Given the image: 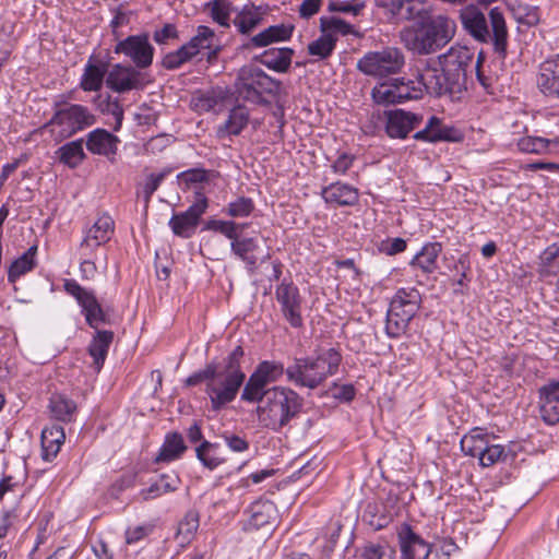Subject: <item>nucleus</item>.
<instances>
[{"mask_svg": "<svg viewBox=\"0 0 559 559\" xmlns=\"http://www.w3.org/2000/svg\"><path fill=\"white\" fill-rule=\"evenodd\" d=\"M438 60L441 69L430 66L424 68V79L429 83L432 96L461 100L467 92V72L473 64L474 51L466 46L454 45L440 55Z\"/></svg>", "mask_w": 559, "mask_h": 559, "instance_id": "obj_1", "label": "nucleus"}, {"mask_svg": "<svg viewBox=\"0 0 559 559\" xmlns=\"http://www.w3.org/2000/svg\"><path fill=\"white\" fill-rule=\"evenodd\" d=\"M463 29L477 43L489 45L500 60L508 55L509 31L502 10L491 8L485 14L475 4L465 5L460 11Z\"/></svg>", "mask_w": 559, "mask_h": 559, "instance_id": "obj_2", "label": "nucleus"}, {"mask_svg": "<svg viewBox=\"0 0 559 559\" xmlns=\"http://www.w3.org/2000/svg\"><path fill=\"white\" fill-rule=\"evenodd\" d=\"M417 21L401 32L404 46L417 55H430L452 40L456 32L454 20L444 14L418 12Z\"/></svg>", "mask_w": 559, "mask_h": 559, "instance_id": "obj_3", "label": "nucleus"}, {"mask_svg": "<svg viewBox=\"0 0 559 559\" xmlns=\"http://www.w3.org/2000/svg\"><path fill=\"white\" fill-rule=\"evenodd\" d=\"M243 355V348L236 346L221 365L216 364V374L205 385L213 412L222 411L236 400L246 380L240 365Z\"/></svg>", "mask_w": 559, "mask_h": 559, "instance_id": "obj_4", "label": "nucleus"}, {"mask_svg": "<svg viewBox=\"0 0 559 559\" xmlns=\"http://www.w3.org/2000/svg\"><path fill=\"white\" fill-rule=\"evenodd\" d=\"M280 366L274 361H261L254 371L250 374L241 392V401L248 403H260L257 408L259 419L267 423L277 415V394L278 388L270 384L277 380Z\"/></svg>", "mask_w": 559, "mask_h": 559, "instance_id": "obj_5", "label": "nucleus"}, {"mask_svg": "<svg viewBox=\"0 0 559 559\" xmlns=\"http://www.w3.org/2000/svg\"><path fill=\"white\" fill-rule=\"evenodd\" d=\"M53 114L43 126L56 142H61L96 123L95 115L84 105L68 103L59 95L52 103Z\"/></svg>", "mask_w": 559, "mask_h": 559, "instance_id": "obj_6", "label": "nucleus"}, {"mask_svg": "<svg viewBox=\"0 0 559 559\" xmlns=\"http://www.w3.org/2000/svg\"><path fill=\"white\" fill-rule=\"evenodd\" d=\"M340 362L338 352L330 348L316 359L295 360L294 365L287 367L286 374L297 385L314 389L337 371Z\"/></svg>", "mask_w": 559, "mask_h": 559, "instance_id": "obj_7", "label": "nucleus"}, {"mask_svg": "<svg viewBox=\"0 0 559 559\" xmlns=\"http://www.w3.org/2000/svg\"><path fill=\"white\" fill-rule=\"evenodd\" d=\"M421 294L415 287L399 288L386 311L385 334L397 338L406 333L412 319L421 307Z\"/></svg>", "mask_w": 559, "mask_h": 559, "instance_id": "obj_8", "label": "nucleus"}, {"mask_svg": "<svg viewBox=\"0 0 559 559\" xmlns=\"http://www.w3.org/2000/svg\"><path fill=\"white\" fill-rule=\"evenodd\" d=\"M425 92L432 95L429 83L424 79L423 69L415 79L399 78L376 85L371 96L379 105H394L420 99Z\"/></svg>", "mask_w": 559, "mask_h": 559, "instance_id": "obj_9", "label": "nucleus"}, {"mask_svg": "<svg viewBox=\"0 0 559 559\" xmlns=\"http://www.w3.org/2000/svg\"><path fill=\"white\" fill-rule=\"evenodd\" d=\"M278 91L280 81L252 64L242 67L235 82L237 99L253 104L267 103L265 96L276 97Z\"/></svg>", "mask_w": 559, "mask_h": 559, "instance_id": "obj_10", "label": "nucleus"}, {"mask_svg": "<svg viewBox=\"0 0 559 559\" xmlns=\"http://www.w3.org/2000/svg\"><path fill=\"white\" fill-rule=\"evenodd\" d=\"M404 64L405 56L401 49L385 47L365 53L357 61V69L365 75L382 79L401 72Z\"/></svg>", "mask_w": 559, "mask_h": 559, "instance_id": "obj_11", "label": "nucleus"}, {"mask_svg": "<svg viewBox=\"0 0 559 559\" xmlns=\"http://www.w3.org/2000/svg\"><path fill=\"white\" fill-rule=\"evenodd\" d=\"M63 290L75 299L81 307V313L85 318L86 324L92 329H97L102 324L109 322L102 305L98 302L94 292L80 285L73 278L63 280Z\"/></svg>", "mask_w": 559, "mask_h": 559, "instance_id": "obj_12", "label": "nucleus"}, {"mask_svg": "<svg viewBox=\"0 0 559 559\" xmlns=\"http://www.w3.org/2000/svg\"><path fill=\"white\" fill-rule=\"evenodd\" d=\"M195 201L185 211L174 213L168 226L175 236L188 239L195 234L202 215L209 206L207 198L202 192H195Z\"/></svg>", "mask_w": 559, "mask_h": 559, "instance_id": "obj_13", "label": "nucleus"}, {"mask_svg": "<svg viewBox=\"0 0 559 559\" xmlns=\"http://www.w3.org/2000/svg\"><path fill=\"white\" fill-rule=\"evenodd\" d=\"M117 55H124L135 68L146 69L153 63L155 48L150 43L147 33L130 35L119 40L114 49Z\"/></svg>", "mask_w": 559, "mask_h": 559, "instance_id": "obj_14", "label": "nucleus"}, {"mask_svg": "<svg viewBox=\"0 0 559 559\" xmlns=\"http://www.w3.org/2000/svg\"><path fill=\"white\" fill-rule=\"evenodd\" d=\"M106 86L119 94L142 88L141 72L135 67L116 63L108 69Z\"/></svg>", "mask_w": 559, "mask_h": 559, "instance_id": "obj_15", "label": "nucleus"}, {"mask_svg": "<svg viewBox=\"0 0 559 559\" xmlns=\"http://www.w3.org/2000/svg\"><path fill=\"white\" fill-rule=\"evenodd\" d=\"M397 536L402 559H429L431 545L416 534L409 524H402Z\"/></svg>", "mask_w": 559, "mask_h": 559, "instance_id": "obj_16", "label": "nucleus"}, {"mask_svg": "<svg viewBox=\"0 0 559 559\" xmlns=\"http://www.w3.org/2000/svg\"><path fill=\"white\" fill-rule=\"evenodd\" d=\"M302 312L304 299L299 289L292 284L285 285L282 293V317L298 333L305 330Z\"/></svg>", "mask_w": 559, "mask_h": 559, "instance_id": "obj_17", "label": "nucleus"}, {"mask_svg": "<svg viewBox=\"0 0 559 559\" xmlns=\"http://www.w3.org/2000/svg\"><path fill=\"white\" fill-rule=\"evenodd\" d=\"M115 231V222L110 215L103 213L86 230L81 242V249L92 253L96 248L108 242Z\"/></svg>", "mask_w": 559, "mask_h": 559, "instance_id": "obj_18", "label": "nucleus"}, {"mask_svg": "<svg viewBox=\"0 0 559 559\" xmlns=\"http://www.w3.org/2000/svg\"><path fill=\"white\" fill-rule=\"evenodd\" d=\"M423 121L419 114L396 109L388 112L385 131L390 138L405 139Z\"/></svg>", "mask_w": 559, "mask_h": 559, "instance_id": "obj_19", "label": "nucleus"}, {"mask_svg": "<svg viewBox=\"0 0 559 559\" xmlns=\"http://www.w3.org/2000/svg\"><path fill=\"white\" fill-rule=\"evenodd\" d=\"M321 195L332 206H353L359 200V192L355 187L340 181L323 187Z\"/></svg>", "mask_w": 559, "mask_h": 559, "instance_id": "obj_20", "label": "nucleus"}, {"mask_svg": "<svg viewBox=\"0 0 559 559\" xmlns=\"http://www.w3.org/2000/svg\"><path fill=\"white\" fill-rule=\"evenodd\" d=\"M180 483L181 480L175 472L160 474L157 479L150 484L148 487L141 489L135 499L141 501L156 499L166 493L178 490Z\"/></svg>", "mask_w": 559, "mask_h": 559, "instance_id": "obj_21", "label": "nucleus"}, {"mask_svg": "<svg viewBox=\"0 0 559 559\" xmlns=\"http://www.w3.org/2000/svg\"><path fill=\"white\" fill-rule=\"evenodd\" d=\"M119 139L106 129L97 128L86 134V148L96 155H115Z\"/></svg>", "mask_w": 559, "mask_h": 559, "instance_id": "obj_22", "label": "nucleus"}, {"mask_svg": "<svg viewBox=\"0 0 559 559\" xmlns=\"http://www.w3.org/2000/svg\"><path fill=\"white\" fill-rule=\"evenodd\" d=\"M108 72V64L91 57L84 66L80 88L84 92H97L102 88Z\"/></svg>", "mask_w": 559, "mask_h": 559, "instance_id": "obj_23", "label": "nucleus"}, {"mask_svg": "<svg viewBox=\"0 0 559 559\" xmlns=\"http://www.w3.org/2000/svg\"><path fill=\"white\" fill-rule=\"evenodd\" d=\"M95 333L87 346V353L93 359L94 369L99 372L105 364L109 347L114 341V332L94 329Z\"/></svg>", "mask_w": 559, "mask_h": 559, "instance_id": "obj_24", "label": "nucleus"}, {"mask_svg": "<svg viewBox=\"0 0 559 559\" xmlns=\"http://www.w3.org/2000/svg\"><path fill=\"white\" fill-rule=\"evenodd\" d=\"M66 440L63 427L52 424L43 429L40 436L41 457L46 462H51L59 453Z\"/></svg>", "mask_w": 559, "mask_h": 559, "instance_id": "obj_25", "label": "nucleus"}, {"mask_svg": "<svg viewBox=\"0 0 559 559\" xmlns=\"http://www.w3.org/2000/svg\"><path fill=\"white\" fill-rule=\"evenodd\" d=\"M264 15L265 11L261 5L247 3L236 11L233 24L240 34L250 35L261 24Z\"/></svg>", "mask_w": 559, "mask_h": 559, "instance_id": "obj_26", "label": "nucleus"}, {"mask_svg": "<svg viewBox=\"0 0 559 559\" xmlns=\"http://www.w3.org/2000/svg\"><path fill=\"white\" fill-rule=\"evenodd\" d=\"M537 85L545 95L559 97V56L539 66Z\"/></svg>", "mask_w": 559, "mask_h": 559, "instance_id": "obj_27", "label": "nucleus"}, {"mask_svg": "<svg viewBox=\"0 0 559 559\" xmlns=\"http://www.w3.org/2000/svg\"><path fill=\"white\" fill-rule=\"evenodd\" d=\"M493 439V435L488 433L483 428L475 427L461 439L460 444L465 455L479 459L489 441Z\"/></svg>", "mask_w": 559, "mask_h": 559, "instance_id": "obj_28", "label": "nucleus"}, {"mask_svg": "<svg viewBox=\"0 0 559 559\" xmlns=\"http://www.w3.org/2000/svg\"><path fill=\"white\" fill-rule=\"evenodd\" d=\"M187 451L183 437L177 431L168 432L155 457L156 463H169L180 459Z\"/></svg>", "mask_w": 559, "mask_h": 559, "instance_id": "obj_29", "label": "nucleus"}, {"mask_svg": "<svg viewBox=\"0 0 559 559\" xmlns=\"http://www.w3.org/2000/svg\"><path fill=\"white\" fill-rule=\"evenodd\" d=\"M248 511L250 513L248 526L257 530L275 520L278 512L276 503L265 499L251 503Z\"/></svg>", "mask_w": 559, "mask_h": 559, "instance_id": "obj_30", "label": "nucleus"}, {"mask_svg": "<svg viewBox=\"0 0 559 559\" xmlns=\"http://www.w3.org/2000/svg\"><path fill=\"white\" fill-rule=\"evenodd\" d=\"M442 251L440 242H427L420 251L411 260L409 265L420 269L426 274L433 273L437 267V259Z\"/></svg>", "mask_w": 559, "mask_h": 559, "instance_id": "obj_31", "label": "nucleus"}, {"mask_svg": "<svg viewBox=\"0 0 559 559\" xmlns=\"http://www.w3.org/2000/svg\"><path fill=\"white\" fill-rule=\"evenodd\" d=\"M374 4L391 19L409 21L419 12L415 10L414 0H374Z\"/></svg>", "mask_w": 559, "mask_h": 559, "instance_id": "obj_32", "label": "nucleus"}, {"mask_svg": "<svg viewBox=\"0 0 559 559\" xmlns=\"http://www.w3.org/2000/svg\"><path fill=\"white\" fill-rule=\"evenodd\" d=\"M249 121V111L245 106H235L228 115L227 120L217 128L219 138L238 135L247 127Z\"/></svg>", "mask_w": 559, "mask_h": 559, "instance_id": "obj_33", "label": "nucleus"}, {"mask_svg": "<svg viewBox=\"0 0 559 559\" xmlns=\"http://www.w3.org/2000/svg\"><path fill=\"white\" fill-rule=\"evenodd\" d=\"M83 139H78L61 145L56 152V158L59 163L70 169L78 168L86 158L83 148Z\"/></svg>", "mask_w": 559, "mask_h": 559, "instance_id": "obj_34", "label": "nucleus"}, {"mask_svg": "<svg viewBox=\"0 0 559 559\" xmlns=\"http://www.w3.org/2000/svg\"><path fill=\"white\" fill-rule=\"evenodd\" d=\"M450 129L443 127L442 120L437 116L429 117L425 128L417 131L413 138L416 141L436 143L450 140Z\"/></svg>", "mask_w": 559, "mask_h": 559, "instance_id": "obj_35", "label": "nucleus"}, {"mask_svg": "<svg viewBox=\"0 0 559 559\" xmlns=\"http://www.w3.org/2000/svg\"><path fill=\"white\" fill-rule=\"evenodd\" d=\"M37 246L29 247L20 258L14 260L8 270V281L14 284L21 276L31 272L35 265Z\"/></svg>", "mask_w": 559, "mask_h": 559, "instance_id": "obj_36", "label": "nucleus"}, {"mask_svg": "<svg viewBox=\"0 0 559 559\" xmlns=\"http://www.w3.org/2000/svg\"><path fill=\"white\" fill-rule=\"evenodd\" d=\"M94 104L102 114L110 115L114 118L115 124L112 129L114 131H119L124 117V110L120 100L112 98L109 94L106 96L99 94L94 98Z\"/></svg>", "mask_w": 559, "mask_h": 559, "instance_id": "obj_37", "label": "nucleus"}, {"mask_svg": "<svg viewBox=\"0 0 559 559\" xmlns=\"http://www.w3.org/2000/svg\"><path fill=\"white\" fill-rule=\"evenodd\" d=\"M49 408L51 415L63 423L72 420L73 415L76 411V404L73 400L62 394H55L51 396L49 402Z\"/></svg>", "mask_w": 559, "mask_h": 559, "instance_id": "obj_38", "label": "nucleus"}, {"mask_svg": "<svg viewBox=\"0 0 559 559\" xmlns=\"http://www.w3.org/2000/svg\"><path fill=\"white\" fill-rule=\"evenodd\" d=\"M258 249V238L257 237H237L234 241H231V250L233 252L240 258L242 261L247 263L248 266L253 267L258 258L254 252Z\"/></svg>", "mask_w": 559, "mask_h": 559, "instance_id": "obj_39", "label": "nucleus"}, {"mask_svg": "<svg viewBox=\"0 0 559 559\" xmlns=\"http://www.w3.org/2000/svg\"><path fill=\"white\" fill-rule=\"evenodd\" d=\"M214 22L223 27L230 26V14H236L237 9L233 7L229 0H211L205 4Z\"/></svg>", "mask_w": 559, "mask_h": 559, "instance_id": "obj_40", "label": "nucleus"}, {"mask_svg": "<svg viewBox=\"0 0 559 559\" xmlns=\"http://www.w3.org/2000/svg\"><path fill=\"white\" fill-rule=\"evenodd\" d=\"M509 457L513 459L514 454L504 445L492 443L490 440L478 460L483 467H490L500 462H507Z\"/></svg>", "mask_w": 559, "mask_h": 559, "instance_id": "obj_41", "label": "nucleus"}, {"mask_svg": "<svg viewBox=\"0 0 559 559\" xmlns=\"http://www.w3.org/2000/svg\"><path fill=\"white\" fill-rule=\"evenodd\" d=\"M508 7L518 23L528 27L538 24L539 10L537 7L521 2L509 3Z\"/></svg>", "mask_w": 559, "mask_h": 559, "instance_id": "obj_42", "label": "nucleus"}, {"mask_svg": "<svg viewBox=\"0 0 559 559\" xmlns=\"http://www.w3.org/2000/svg\"><path fill=\"white\" fill-rule=\"evenodd\" d=\"M320 31L331 37H336L337 35H349L355 34V28L352 24L346 21L336 17V16H321L320 17Z\"/></svg>", "mask_w": 559, "mask_h": 559, "instance_id": "obj_43", "label": "nucleus"}, {"mask_svg": "<svg viewBox=\"0 0 559 559\" xmlns=\"http://www.w3.org/2000/svg\"><path fill=\"white\" fill-rule=\"evenodd\" d=\"M217 443L203 440L195 449L197 459L204 467L213 471L224 463V460L217 455Z\"/></svg>", "mask_w": 559, "mask_h": 559, "instance_id": "obj_44", "label": "nucleus"}, {"mask_svg": "<svg viewBox=\"0 0 559 559\" xmlns=\"http://www.w3.org/2000/svg\"><path fill=\"white\" fill-rule=\"evenodd\" d=\"M539 412L542 419L548 425L559 423V397L539 394Z\"/></svg>", "mask_w": 559, "mask_h": 559, "instance_id": "obj_45", "label": "nucleus"}, {"mask_svg": "<svg viewBox=\"0 0 559 559\" xmlns=\"http://www.w3.org/2000/svg\"><path fill=\"white\" fill-rule=\"evenodd\" d=\"M214 38L215 34L212 28L200 25L197 28V34L186 44L197 56L202 49H212Z\"/></svg>", "mask_w": 559, "mask_h": 559, "instance_id": "obj_46", "label": "nucleus"}, {"mask_svg": "<svg viewBox=\"0 0 559 559\" xmlns=\"http://www.w3.org/2000/svg\"><path fill=\"white\" fill-rule=\"evenodd\" d=\"M336 40V37H331L330 35L321 33L319 38L309 44L308 52L321 60L326 59L335 49Z\"/></svg>", "mask_w": 559, "mask_h": 559, "instance_id": "obj_47", "label": "nucleus"}, {"mask_svg": "<svg viewBox=\"0 0 559 559\" xmlns=\"http://www.w3.org/2000/svg\"><path fill=\"white\" fill-rule=\"evenodd\" d=\"M224 99V92L222 90H212L210 92L201 93L193 97V105L197 110L210 111L214 110Z\"/></svg>", "mask_w": 559, "mask_h": 559, "instance_id": "obj_48", "label": "nucleus"}, {"mask_svg": "<svg viewBox=\"0 0 559 559\" xmlns=\"http://www.w3.org/2000/svg\"><path fill=\"white\" fill-rule=\"evenodd\" d=\"M301 399L292 390L282 389V425L294 417L301 408Z\"/></svg>", "mask_w": 559, "mask_h": 559, "instance_id": "obj_49", "label": "nucleus"}, {"mask_svg": "<svg viewBox=\"0 0 559 559\" xmlns=\"http://www.w3.org/2000/svg\"><path fill=\"white\" fill-rule=\"evenodd\" d=\"M254 210V202L248 197H238L229 202L224 210L231 217L241 218L249 216Z\"/></svg>", "mask_w": 559, "mask_h": 559, "instance_id": "obj_50", "label": "nucleus"}, {"mask_svg": "<svg viewBox=\"0 0 559 559\" xmlns=\"http://www.w3.org/2000/svg\"><path fill=\"white\" fill-rule=\"evenodd\" d=\"M555 266L559 267V247L554 245L548 247L542 255V276L548 277L556 275Z\"/></svg>", "mask_w": 559, "mask_h": 559, "instance_id": "obj_51", "label": "nucleus"}, {"mask_svg": "<svg viewBox=\"0 0 559 559\" xmlns=\"http://www.w3.org/2000/svg\"><path fill=\"white\" fill-rule=\"evenodd\" d=\"M360 559H395V550L382 544H369L361 551Z\"/></svg>", "mask_w": 559, "mask_h": 559, "instance_id": "obj_52", "label": "nucleus"}, {"mask_svg": "<svg viewBox=\"0 0 559 559\" xmlns=\"http://www.w3.org/2000/svg\"><path fill=\"white\" fill-rule=\"evenodd\" d=\"M549 144V140L534 136L522 138L518 143L520 151L530 154L545 153L548 151Z\"/></svg>", "mask_w": 559, "mask_h": 559, "instance_id": "obj_53", "label": "nucleus"}, {"mask_svg": "<svg viewBox=\"0 0 559 559\" xmlns=\"http://www.w3.org/2000/svg\"><path fill=\"white\" fill-rule=\"evenodd\" d=\"M238 228L236 223L228 221L210 219L205 224V229L221 233L231 241L238 237Z\"/></svg>", "mask_w": 559, "mask_h": 559, "instance_id": "obj_54", "label": "nucleus"}, {"mask_svg": "<svg viewBox=\"0 0 559 559\" xmlns=\"http://www.w3.org/2000/svg\"><path fill=\"white\" fill-rule=\"evenodd\" d=\"M166 175H167L166 171H162V173H158V174H151L146 178L144 185L142 186L141 191L139 192L143 197L145 206L148 205L152 195L158 189V187L160 186V183L165 179Z\"/></svg>", "mask_w": 559, "mask_h": 559, "instance_id": "obj_55", "label": "nucleus"}, {"mask_svg": "<svg viewBox=\"0 0 559 559\" xmlns=\"http://www.w3.org/2000/svg\"><path fill=\"white\" fill-rule=\"evenodd\" d=\"M365 8L366 2L364 0H348L341 2H331L329 4V10L331 12H342L352 14L354 16L359 15Z\"/></svg>", "mask_w": 559, "mask_h": 559, "instance_id": "obj_56", "label": "nucleus"}, {"mask_svg": "<svg viewBox=\"0 0 559 559\" xmlns=\"http://www.w3.org/2000/svg\"><path fill=\"white\" fill-rule=\"evenodd\" d=\"M280 40V24L272 25L269 28L260 32L259 34L251 37L250 41L253 47H265L271 43Z\"/></svg>", "mask_w": 559, "mask_h": 559, "instance_id": "obj_57", "label": "nucleus"}, {"mask_svg": "<svg viewBox=\"0 0 559 559\" xmlns=\"http://www.w3.org/2000/svg\"><path fill=\"white\" fill-rule=\"evenodd\" d=\"M155 525L152 523H144L134 527H128L126 531V543L133 545L144 539L153 533Z\"/></svg>", "mask_w": 559, "mask_h": 559, "instance_id": "obj_58", "label": "nucleus"}, {"mask_svg": "<svg viewBox=\"0 0 559 559\" xmlns=\"http://www.w3.org/2000/svg\"><path fill=\"white\" fill-rule=\"evenodd\" d=\"M216 374V364L210 362L203 369L193 372L189 376L185 383L187 386H194L202 382H209Z\"/></svg>", "mask_w": 559, "mask_h": 559, "instance_id": "obj_59", "label": "nucleus"}, {"mask_svg": "<svg viewBox=\"0 0 559 559\" xmlns=\"http://www.w3.org/2000/svg\"><path fill=\"white\" fill-rule=\"evenodd\" d=\"M406 240L401 237L388 238L381 241L379 250L388 255H394L406 250Z\"/></svg>", "mask_w": 559, "mask_h": 559, "instance_id": "obj_60", "label": "nucleus"}, {"mask_svg": "<svg viewBox=\"0 0 559 559\" xmlns=\"http://www.w3.org/2000/svg\"><path fill=\"white\" fill-rule=\"evenodd\" d=\"M179 37L178 29L175 24L166 23L160 29L153 33V39L158 45H166L171 39Z\"/></svg>", "mask_w": 559, "mask_h": 559, "instance_id": "obj_61", "label": "nucleus"}, {"mask_svg": "<svg viewBox=\"0 0 559 559\" xmlns=\"http://www.w3.org/2000/svg\"><path fill=\"white\" fill-rule=\"evenodd\" d=\"M356 395V389L353 384H333L332 396L341 402H350Z\"/></svg>", "mask_w": 559, "mask_h": 559, "instance_id": "obj_62", "label": "nucleus"}, {"mask_svg": "<svg viewBox=\"0 0 559 559\" xmlns=\"http://www.w3.org/2000/svg\"><path fill=\"white\" fill-rule=\"evenodd\" d=\"M354 155L348 153H342L333 162L331 168L336 175H345L348 169L352 167L354 163Z\"/></svg>", "mask_w": 559, "mask_h": 559, "instance_id": "obj_63", "label": "nucleus"}, {"mask_svg": "<svg viewBox=\"0 0 559 559\" xmlns=\"http://www.w3.org/2000/svg\"><path fill=\"white\" fill-rule=\"evenodd\" d=\"M258 60L267 69L280 72V49L264 51Z\"/></svg>", "mask_w": 559, "mask_h": 559, "instance_id": "obj_64", "label": "nucleus"}]
</instances>
